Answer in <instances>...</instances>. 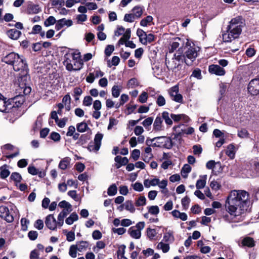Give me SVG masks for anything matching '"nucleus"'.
I'll return each instance as SVG.
<instances>
[{"label": "nucleus", "instance_id": "nucleus-1", "mask_svg": "<svg viewBox=\"0 0 259 259\" xmlns=\"http://www.w3.org/2000/svg\"><path fill=\"white\" fill-rule=\"evenodd\" d=\"M17 108L25 101V96L31 91L29 86L30 77L26 59L17 53Z\"/></svg>", "mask_w": 259, "mask_h": 259}, {"label": "nucleus", "instance_id": "nucleus-2", "mask_svg": "<svg viewBox=\"0 0 259 259\" xmlns=\"http://www.w3.org/2000/svg\"><path fill=\"white\" fill-rule=\"evenodd\" d=\"M236 196L228 198V212L235 216L240 215L248 211L250 205L249 194L244 190L236 191Z\"/></svg>", "mask_w": 259, "mask_h": 259}, {"label": "nucleus", "instance_id": "nucleus-3", "mask_svg": "<svg viewBox=\"0 0 259 259\" xmlns=\"http://www.w3.org/2000/svg\"><path fill=\"white\" fill-rule=\"evenodd\" d=\"M242 32L241 27L233 28L231 29H227L226 32L222 34L223 41L225 42H230L232 40L239 37Z\"/></svg>", "mask_w": 259, "mask_h": 259}, {"label": "nucleus", "instance_id": "nucleus-4", "mask_svg": "<svg viewBox=\"0 0 259 259\" xmlns=\"http://www.w3.org/2000/svg\"><path fill=\"white\" fill-rule=\"evenodd\" d=\"M187 49L184 52L185 56L186 58L191 60V62L189 64L185 61V63L187 65H190L191 64L192 62H193L196 57L198 56L197 51L195 47H192L190 46V44L189 42H187L186 44V47L183 48V50Z\"/></svg>", "mask_w": 259, "mask_h": 259}, {"label": "nucleus", "instance_id": "nucleus-5", "mask_svg": "<svg viewBox=\"0 0 259 259\" xmlns=\"http://www.w3.org/2000/svg\"><path fill=\"white\" fill-rule=\"evenodd\" d=\"M248 94L252 96L259 95V76L251 79L247 86Z\"/></svg>", "mask_w": 259, "mask_h": 259}, {"label": "nucleus", "instance_id": "nucleus-6", "mask_svg": "<svg viewBox=\"0 0 259 259\" xmlns=\"http://www.w3.org/2000/svg\"><path fill=\"white\" fill-rule=\"evenodd\" d=\"M103 137V135L101 133H98L96 134L94 144L92 142H91L87 147L88 149L90 151H98L101 147Z\"/></svg>", "mask_w": 259, "mask_h": 259}, {"label": "nucleus", "instance_id": "nucleus-7", "mask_svg": "<svg viewBox=\"0 0 259 259\" xmlns=\"http://www.w3.org/2000/svg\"><path fill=\"white\" fill-rule=\"evenodd\" d=\"M70 58L71 55L69 53H67L64 55L63 63L66 66V69L69 71L72 70H79L82 68L83 65L82 61L80 60L78 63H77L78 67L77 68H73Z\"/></svg>", "mask_w": 259, "mask_h": 259}, {"label": "nucleus", "instance_id": "nucleus-8", "mask_svg": "<svg viewBox=\"0 0 259 259\" xmlns=\"http://www.w3.org/2000/svg\"><path fill=\"white\" fill-rule=\"evenodd\" d=\"M0 217L9 223L14 221V217L10 214L8 208L6 206H0Z\"/></svg>", "mask_w": 259, "mask_h": 259}, {"label": "nucleus", "instance_id": "nucleus-9", "mask_svg": "<svg viewBox=\"0 0 259 259\" xmlns=\"http://www.w3.org/2000/svg\"><path fill=\"white\" fill-rule=\"evenodd\" d=\"M208 71L210 74H214L218 76L224 75L225 70L219 65L211 64L208 67Z\"/></svg>", "mask_w": 259, "mask_h": 259}, {"label": "nucleus", "instance_id": "nucleus-10", "mask_svg": "<svg viewBox=\"0 0 259 259\" xmlns=\"http://www.w3.org/2000/svg\"><path fill=\"white\" fill-rule=\"evenodd\" d=\"M45 224L48 229L51 230H56L57 222L53 214H49L46 218Z\"/></svg>", "mask_w": 259, "mask_h": 259}, {"label": "nucleus", "instance_id": "nucleus-11", "mask_svg": "<svg viewBox=\"0 0 259 259\" xmlns=\"http://www.w3.org/2000/svg\"><path fill=\"white\" fill-rule=\"evenodd\" d=\"M114 161L116 162L115 166L117 169L120 168L122 166L126 165L129 162L126 157H122L120 155H117L114 158Z\"/></svg>", "mask_w": 259, "mask_h": 259}, {"label": "nucleus", "instance_id": "nucleus-12", "mask_svg": "<svg viewBox=\"0 0 259 259\" xmlns=\"http://www.w3.org/2000/svg\"><path fill=\"white\" fill-rule=\"evenodd\" d=\"M16 54L14 52H12L5 56L3 61L7 64H11L14 66V64L15 62V58ZM14 69L15 70L14 66H13Z\"/></svg>", "mask_w": 259, "mask_h": 259}, {"label": "nucleus", "instance_id": "nucleus-13", "mask_svg": "<svg viewBox=\"0 0 259 259\" xmlns=\"http://www.w3.org/2000/svg\"><path fill=\"white\" fill-rule=\"evenodd\" d=\"M91 139V133H86L84 134L81 135L77 142H76L77 144H78L80 146H83V145L87 143V142Z\"/></svg>", "mask_w": 259, "mask_h": 259}, {"label": "nucleus", "instance_id": "nucleus-14", "mask_svg": "<svg viewBox=\"0 0 259 259\" xmlns=\"http://www.w3.org/2000/svg\"><path fill=\"white\" fill-rule=\"evenodd\" d=\"M162 118L160 116H157L153 123V130L155 131H160L162 128Z\"/></svg>", "mask_w": 259, "mask_h": 259}, {"label": "nucleus", "instance_id": "nucleus-15", "mask_svg": "<svg viewBox=\"0 0 259 259\" xmlns=\"http://www.w3.org/2000/svg\"><path fill=\"white\" fill-rule=\"evenodd\" d=\"M241 244L242 246H247L251 248L255 246V241L252 238L246 237L242 239Z\"/></svg>", "mask_w": 259, "mask_h": 259}, {"label": "nucleus", "instance_id": "nucleus-16", "mask_svg": "<svg viewBox=\"0 0 259 259\" xmlns=\"http://www.w3.org/2000/svg\"><path fill=\"white\" fill-rule=\"evenodd\" d=\"M135 226L130 228L128 230V232L132 238L135 239H139L141 236V232L139 230L135 229Z\"/></svg>", "mask_w": 259, "mask_h": 259}, {"label": "nucleus", "instance_id": "nucleus-17", "mask_svg": "<svg viewBox=\"0 0 259 259\" xmlns=\"http://www.w3.org/2000/svg\"><path fill=\"white\" fill-rule=\"evenodd\" d=\"M200 177L201 179L198 180L196 184V187L197 189H201L203 188L206 185L207 176L203 175L200 176Z\"/></svg>", "mask_w": 259, "mask_h": 259}, {"label": "nucleus", "instance_id": "nucleus-18", "mask_svg": "<svg viewBox=\"0 0 259 259\" xmlns=\"http://www.w3.org/2000/svg\"><path fill=\"white\" fill-rule=\"evenodd\" d=\"M71 161V159L69 157H66L63 158L59 162V167L62 169L65 170L68 165L70 164Z\"/></svg>", "mask_w": 259, "mask_h": 259}, {"label": "nucleus", "instance_id": "nucleus-19", "mask_svg": "<svg viewBox=\"0 0 259 259\" xmlns=\"http://www.w3.org/2000/svg\"><path fill=\"white\" fill-rule=\"evenodd\" d=\"M58 206L60 208H64L63 210H65L66 211L68 212V213L72 211L71 205L65 200H62L59 203Z\"/></svg>", "mask_w": 259, "mask_h": 259}, {"label": "nucleus", "instance_id": "nucleus-20", "mask_svg": "<svg viewBox=\"0 0 259 259\" xmlns=\"http://www.w3.org/2000/svg\"><path fill=\"white\" fill-rule=\"evenodd\" d=\"M144 184L145 187L146 188H149L150 186H155L159 184V179L154 178L150 181L146 179L144 180Z\"/></svg>", "mask_w": 259, "mask_h": 259}, {"label": "nucleus", "instance_id": "nucleus-21", "mask_svg": "<svg viewBox=\"0 0 259 259\" xmlns=\"http://www.w3.org/2000/svg\"><path fill=\"white\" fill-rule=\"evenodd\" d=\"M235 148L233 144H230L227 146L226 154L231 159H233L235 157Z\"/></svg>", "mask_w": 259, "mask_h": 259}, {"label": "nucleus", "instance_id": "nucleus-22", "mask_svg": "<svg viewBox=\"0 0 259 259\" xmlns=\"http://www.w3.org/2000/svg\"><path fill=\"white\" fill-rule=\"evenodd\" d=\"M78 219V216L76 212H73L69 217L66 218L65 222L67 225H72L74 222L77 221Z\"/></svg>", "mask_w": 259, "mask_h": 259}, {"label": "nucleus", "instance_id": "nucleus-23", "mask_svg": "<svg viewBox=\"0 0 259 259\" xmlns=\"http://www.w3.org/2000/svg\"><path fill=\"white\" fill-rule=\"evenodd\" d=\"M155 35L152 33H149L148 34H145V37H144V39L143 40V42H141L142 44L146 45L147 42L151 43L155 41Z\"/></svg>", "mask_w": 259, "mask_h": 259}, {"label": "nucleus", "instance_id": "nucleus-24", "mask_svg": "<svg viewBox=\"0 0 259 259\" xmlns=\"http://www.w3.org/2000/svg\"><path fill=\"white\" fill-rule=\"evenodd\" d=\"M76 245H77L78 250L80 252H82L88 247L89 243L87 241H80L77 242Z\"/></svg>", "mask_w": 259, "mask_h": 259}, {"label": "nucleus", "instance_id": "nucleus-25", "mask_svg": "<svg viewBox=\"0 0 259 259\" xmlns=\"http://www.w3.org/2000/svg\"><path fill=\"white\" fill-rule=\"evenodd\" d=\"M68 214V212L66 211L65 210H63L58 216V222L57 224L59 226H62L64 223V219Z\"/></svg>", "mask_w": 259, "mask_h": 259}, {"label": "nucleus", "instance_id": "nucleus-26", "mask_svg": "<svg viewBox=\"0 0 259 259\" xmlns=\"http://www.w3.org/2000/svg\"><path fill=\"white\" fill-rule=\"evenodd\" d=\"M129 99L128 96L126 94H122L120 96L119 102L115 105L116 109L119 108L121 106H122L125 103L127 102Z\"/></svg>", "mask_w": 259, "mask_h": 259}, {"label": "nucleus", "instance_id": "nucleus-27", "mask_svg": "<svg viewBox=\"0 0 259 259\" xmlns=\"http://www.w3.org/2000/svg\"><path fill=\"white\" fill-rule=\"evenodd\" d=\"M132 11L133 12V14L134 15L135 18L141 17L143 13V9L139 6L134 7L132 9Z\"/></svg>", "mask_w": 259, "mask_h": 259}, {"label": "nucleus", "instance_id": "nucleus-28", "mask_svg": "<svg viewBox=\"0 0 259 259\" xmlns=\"http://www.w3.org/2000/svg\"><path fill=\"white\" fill-rule=\"evenodd\" d=\"M121 86L114 85L111 89L112 95L114 98H117L119 96L121 91Z\"/></svg>", "mask_w": 259, "mask_h": 259}, {"label": "nucleus", "instance_id": "nucleus-29", "mask_svg": "<svg viewBox=\"0 0 259 259\" xmlns=\"http://www.w3.org/2000/svg\"><path fill=\"white\" fill-rule=\"evenodd\" d=\"M191 170V167L188 164H185L183 166L181 169V175L183 178H187L188 174L190 172Z\"/></svg>", "mask_w": 259, "mask_h": 259}, {"label": "nucleus", "instance_id": "nucleus-30", "mask_svg": "<svg viewBox=\"0 0 259 259\" xmlns=\"http://www.w3.org/2000/svg\"><path fill=\"white\" fill-rule=\"evenodd\" d=\"M88 128H89L88 125L87 123L84 122H81L76 124L77 131L79 133H83L85 132Z\"/></svg>", "mask_w": 259, "mask_h": 259}, {"label": "nucleus", "instance_id": "nucleus-31", "mask_svg": "<svg viewBox=\"0 0 259 259\" xmlns=\"http://www.w3.org/2000/svg\"><path fill=\"white\" fill-rule=\"evenodd\" d=\"M191 77H193L197 79H201L202 78V75L201 74V70L199 68H195L192 73V74L191 75Z\"/></svg>", "mask_w": 259, "mask_h": 259}, {"label": "nucleus", "instance_id": "nucleus-32", "mask_svg": "<svg viewBox=\"0 0 259 259\" xmlns=\"http://www.w3.org/2000/svg\"><path fill=\"white\" fill-rule=\"evenodd\" d=\"M162 120L164 119L165 120V122L166 124L168 125H171L172 124V121L171 118L169 117V113L167 111H163L162 113Z\"/></svg>", "mask_w": 259, "mask_h": 259}, {"label": "nucleus", "instance_id": "nucleus-33", "mask_svg": "<svg viewBox=\"0 0 259 259\" xmlns=\"http://www.w3.org/2000/svg\"><path fill=\"white\" fill-rule=\"evenodd\" d=\"M173 231L169 230L167 232L164 234L163 236V239L165 242H168L169 241H174L175 238L173 235Z\"/></svg>", "mask_w": 259, "mask_h": 259}, {"label": "nucleus", "instance_id": "nucleus-34", "mask_svg": "<svg viewBox=\"0 0 259 259\" xmlns=\"http://www.w3.org/2000/svg\"><path fill=\"white\" fill-rule=\"evenodd\" d=\"M125 209L127 210L130 211L132 213H134L135 211V208L131 200H127L124 203Z\"/></svg>", "mask_w": 259, "mask_h": 259}, {"label": "nucleus", "instance_id": "nucleus-35", "mask_svg": "<svg viewBox=\"0 0 259 259\" xmlns=\"http://www.w3.org/2000/svg\"><path fill=\"white\" fill-rule=\"evenodd\" d=\"M56 23V20L54 16H49L44 22V25L46 27H49L53 25Z\"/></svg>", "mask_w": 259, "mask_h": 259}, {"label": "nucleus", "instance_id": "nucleus-36", "mask_svg": "<svg viewBox=\"0 0 259 259\" xmlns=\"http://www.w3.org/2000/svg\"><path fill=\"white\" fill-rule=\"evenodd\" d=\"M117 192V186L115 184H113L110 186L107 190L108 195L109 196L115 195Z\"/></svg>", "mask_w": 259, "mask_h": 259}, {"label": "nucleus", "instance_id": "nucleus-37", "mask_svg": "<svg viewBox=\"0 0 259 259\" xmlns=\"http://www.w3.org/2000/svg\"><path fill=\"white\" fill-rule=\"evenodd\" d=\"M14 147L10 144H7L5 145H4L2 147V153L3 155H7V154H10L8 152V151H11L14 149Z\"/></svg>", "mask_w": 259, "mask_h": 259}, {"label": "nucleus", "instance_id": "nucleus-38", "mask_svg": "<svg viewBox=\"0 0 259 259\" xmlns=\"http://www.w3.org/2000/svg\"><path fill=\"white\" fill-rule=\"evenodd\" d=\"M146 204V199L144 196H140L135 202L136 206H141L145 205Z\"/></svg>", "mask_w": 259, "mask_h": 259}, {"label": "nucleus", "instance_id": "nucleus-39", "mask_svg": "<svg viewBox=\"0 0 259 259\" xmlns=\"http://www.w3.org/2000/svg\"><path fill=\"white\" fill-rule=\"evenodd\" d=\"M148 213L151 214L157 215L159 212V208L157 205H152L147 207Z\"/></svg>", "mask_w": 259, "mask_h": 259}, {"label": "nucleus", "instance_id": "nucleus-40", "mask_svg": "<svg viewBox=\"0 0 259 259\" xmlns=\"http://www.w3.org/2000/svg\"><path fill=\"white\" fill-rule=\"evenodd\" d=\"M166 141H165L164 144L163 145V148L170 149L174 146V142L172 141V140L170 137H167L166 136Z\"/></svg>", "mask_w": 259, "mask_h": 259}, {"label": "nucleus", "instance_id": "nucleus-41", "mask_svg": "<svg viewBox=\"0 0 259 259\" xmlns=\"http://www.w3.org/2000/svg\"><path fill=\"white\" fill-rule=\"evenodd\" d=\"M190 202V199L189 198L188 196H186L183 198H182L181 200V203L182 206L185 210H187L188 208Z\"/></svg>", "mask_w": 259, "mask_h": 259}, {"label": "nucleus", "instance_id": "nucleus-42", "mask_svg": "<svg viewBox=\"0 0 259 259\" xmlns=\"http://www.w3.org/2000/svg\"><path fill=\"white\" fill-rule=\"evenodd\" d=\"M77 250H78L77 245H72L70 247V248H69V255L72 257H73V258L76 257Z\"/></svg>", "mask_w": 259, "mask_h": 259}, {"label": "nucleus", "instance_id": "nucleus-43", "mask_svg": "<svg viewBox=\"0 0 259 259\" xmlns=\"http://www.w3.org/2000/svg\"><path fill=\"white\" fill-rule=\"evenodd\" d=\"M127 85L128 88H134L139 85L138 79L136 78L130 79L127 82Z\"/></svg>", "mask_w": 259, "mask_h": 259}, {"label": "nucleus", "instance_id": "nucleus-44", "mask_svg": "<svg viewBox=\"0 0 259 259\" xmlns=\"http://www.w3.org/2000/svg\"><path fill=\"white\" fill-rule=\"evenodd\" d=\"M153 17L151 16H147L146 18L143 19L140 21V25L142 26H147L148 23L152 22Z\"/></svg>", "mask_w": 259, "mask_h": 259}, {"label": "nucleus", "instance_id": "nucleus-45", "mask_svg": "<svg viewBox=\"0 0 259 259\" xmlns=\"http://www.w3.org/2000/svg\"><path fill=\"white\" fill-rule=\"evenodd\" d=\"M114 51V46L111 45H108L106 47L104 53L106 56L109 57L112 54Z\"/></svg>", "mask_w": 259, "mask_h": 259}, {"label": "nucleus", "instance_id": "nucleus-46", "mask_svg": "<svg viewBox=\"0 0 259 259\" xmlns=\"http://www.w3.org/2000/svg\"><path fill=\"white\" fill-rule=\"evenodd\" d=\"M82 93V89L79 87H76L73 90V96L75 98V100L77 101L79 100V96L81 95Z\"/></svg>", "mask_w": 259, "mask_h": 259}, {"label": "nucleus", "instance_id": "nucleus-47", "mask_svg": "<svg viewBox=\"0 0 259 259\" xmlns=\"http://www.w3.org/2000/svg\"><path fill=\"white\" fill-rule=\"evenodd\" d=\"M238 136L241 138H246L249 137V133L246 129L242 128L238 132Z\"/></svg>", "mask_w": 259, "mask_h": 259}, {"label": "nucleus", "instance_id": "nucleus-48", "mask_svg": "<svg viewBox=\"0 0 259 259\" xmlns=\"http://www.w3.org/2000/svg\"><path fill=\"white\" fill-rule=\"evenodd\" d=\"M184 51V50H183V48H180L179 49L178 51V55L177 56H176V55H175L176 60H177L178 61H180L183 59L185 60L186 57L185 56V54H183Z\"/></svg>", "mask_w": 259, "mask_h": 259}, {"label": "nucleus", "instance_id": "nucleus-49", "mask_svg": "<svg viewBox=\"0 0 259 259\" xmlns=\"http://www.w3.org/2000/svg\"><path fill=\"white\" fill-rule=\"evenodd\" d=\"M49 138L50 139L53 140L54 142H58L61 139L60 134L55 132H52L50 135Z\"/></svg>", "mask_w": 259, "mask_h": 259}, {"label": "nucleus", "instance_id": "nucleus-50", "mask_svg": "<svg viewBox=\"0 0 259 259\" xmlns=\"http://www.w3.org/2000/svg\"><path fill=\"white\" fill-rule=\"evenodd\" d=\"M148 99V94L146 92H143L139 96L138 101L141 103H145L147 102Z\"/></svg>", "mask_w": 259, "mask_h": 259}, {"label": "nucleus", "instance_id": "nucleus-51", "mask_svg": "<svg viewBox=\"0 0 259 259\" xmlns=\"http://www.w3.org/2000/svg\"><path fill=\"white\" fill-rule=\"evenodd\" d=\"M38 235V234L36 231L31 230L28 233V237L31 241L35 240L37 239Z\"/></svg>", "mask_w": 259, "mask_h": 259}, {"label": "nucleus", "instance_id": "nucleus-52", "mask_svg": "<svg viewBox=\"0 0 259 259\" xmlns=\"http://www.w3.org/2000/svg\"><path fill=\"white\" fill-rule=\"evenodd\" d=\"M153 121V118L152 117H149L145 119L142 122V124L143 126L147 129L149 126H150Z\"/></svg>", "mask_w": 259, "mask_h": 259}, {"label": "nucleus", "instance_id": "nucleus-53", "mask_svg": "<svg viewBox=\"0 0 259 259\" xmlns=\"http://www.w3.org/2000/svg\"><path fill=\"white\" fill-rule=\"evenodd\" d=\"M140 156V151L139 149H134L133 150L131 154V157L133 158L134 161L137 160Z\"/></svg>", "mask_w": 259, "mask_h": 259}, {"label": "nucleus", "instance_id": "nucleus-54", "mask_svg": "<svg viewBox=\"0 0 259 259\" xmlns=\"http://www.w3.org/2000/svg\"><path fill=\"white\" fill-rule=\"evenodd\" d=\"M217 164V162H215L214 160H211L208 161L206 164V167L208 169H212V172L214 171V170L213 169L214 168H217L215 166Z\"/></svg>", "mask_w": 259, "mask_h": 259}, {"label": "nucleus", "instance_id": "nucleus-55", "mask_svg": "<svg viewBox=\"0 0 259 259\" xmlns=\"http://www.w3.org/2000/svg\"><path fill=\"white\" fill-rule=\"evenodd\" d=\"M251 166L254 170L256 173L259 175V161L257 160H252L251 163Z\"/></svg>", "mask_w": 259, "mask_h": 259}, {"label": "nucleus", "instance_id": "nucleus-56", "mask_svg": "<svg viewBox=\"0 0 259 259\" xmlns=\"http://www.w3.org/2000/svg\"><path fill=\"white\" fill-rule=\"evenodd\" d=\"M210 187L212 190L218 191L221 188V185L217 181L213 180L210 183Z\"/></svg>", "mask_w": 259, "mask_h": 259}, {"label": "nucleus", "instance_id": "nucleus-57", "mask_svg": "<svg viewBox=\"0 0 259 259\" xmlns=\"http://www.w3.org/2000/svg\"><path fill=\"white\" fill-rule=\"evenodd\" d=\"M29 223V220L26 219L25 218H22L21 220V225L22 227V230L24 231H25L27 230L28 226L27 225Z\"/></svg>", "mask_w": 259, "mask_h": 259}, {"label": "nucleus", "instance_id": "nucleus-58", "mask_svg": "<svg viewBox=\"0 0 259 259\" xmlns=\"http://www.w3.org/2000/svg\"><path fill=\"white\" fill-rule=\"evenodd\" d=\"M118 120L113 117H110L109 119V123L107 127L108 130H110L112 128L114 125H116L118 124Z\"/></svg>", "mask_w": 259, "mask_h": 259}, {"label": "nucleus", "instance_id": "nucleus-59", "mask_svg": "<svg viewBox=\"0 0 259 259\" xmlns=\"http://www.w3.org/2000/svg\"><path fill=\"white\" fill-rule=\"evenodd\" d=\"M28 172L31 175H37L38 173V169H37L34 165H30L27 168Z\"/></svg>", "mask_w": 259, "mask_h": 259}, {"label": "nucleus", "instance_id": "nucleus-60", "mask_svg": "<svg viewBox=\"0 0 259 259\" xmlns=\"http://www.w3.org/2000/svg\"><path fill=\"white\" fill-rule=\"evenodd\" d=\"M93 99L90 96H85L83 100V105L85 106H90L92 105Z\"/></svg>", "mask_w": 259, "mask_h": 259}, {"label": "nucleus", "instance_id": "nucleus-61", "mask_svg": "<svg viewBox=\"0 0 259 259\" xmlns=\"http://www.w3.org/2000/svg\"><path fill=\"white\" fill-rule=\"evenodd\" d=\"M156 104L158 106H163L165 104V100L162 95L158 96Z\"/></svg>", "mask_w": 259, "mask_h": 259}, {"label": "nucleus", "instance_id": "nucleus-62", "mask_svg": "<svg viewBox=\"0 0 259 259\" xmlns=\"http://www.w3.org/2000/svg\"><path fill=\"white\" fill-rule=\"evenodd\" d=\"M133 189L138 192H141L143 190L144 188L142 183L137 182L133 185Z\"/></svg>", "mask_w": 259, "mask_h": 259}, {"label": "nucleus", "instance_id": "nucleus-63", "mask_svg": "<svg viewBox=\"0 0 259 259\" xmlns=\"http://www.w3.org/2000/svg\"><path fill=\"white\" fill-rule=\"evenodd\" d=\"M135 18L134 17V15L133 14H126L124 15L123 20L125 22H134Z\"/></svg>", "mask_w": 259, "mask_h": 259}, {"label": "nucleus", "instance_id": "nucleus-64", "mask_svg": "<svg viewBox=\"0 0 259 259\" xmlns=\"http://www.w3.org/2000/svg\"><path fill=\"white\" fill-rule=\"evenodd\" d=\"M147 233L148 237L150 239H152L156 234V230L154 229H151L150 228L147 229Z\"/></svg>", "mask_w": 259, "mask_h": 259}]
</instances>
